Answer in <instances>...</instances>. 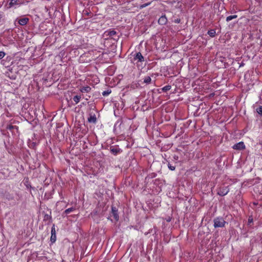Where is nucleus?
<instances>
[{
  "label": "nucleus",
  "mask_w": 262,
  "mask_h": 262,
  "mask_svg": "<svg viewBox=\"0 0 262 262\" xmlns=\"http://www.w3.org/2000/svg\"><path fill=\"white\" fill-rule=\"evenodd\" d=\"M214 227L216 228H223L225 227V224L227 222L222 217H217L213 220Z\"/></svg>",
  "instance_id": "f257e3e1"
},
{
  "label": "nucleus",
  "mask_w": 262,
  "mask_h": 262,
  "mask_svg": "<svg viewBox=\"0 0 262 262\" xmlns=\"http://www.w3.org/2000/svg\"><path fill=\"white\" fill-rule=\"evenodd\" d=\"M229 191V186H221L217 189V194L220 196L226 195Z\"/></svg>",
  "instance_id": "f03ea898"
},
{
  "label": "nucleus",
  "mask_w": 262,
  "mask_h": 262,
  "mask_svg": "<svg viewBox=\"0 0 262 262\" xmlns=\"http://www.w3.org/2000/svg\"><path fill=\"white\" fill-rule=\"evenodd\" d=\"M133 62L137 61L138 62H142L144 61V57L142 56V54L140 52L136 53L134 55V58L133 59Z\"/></svg>",
  "instance_id": "7ed1b4c3"
},
{
  "label": "nucleus",
  "mask_w": 262,
  "mask_h": 262,
  "mask_svg": "<svg viewBox=\"0 0 262 262\" xmlns=\"http://www.w3.org/2000/svg\"><path fill=\"white\" fill-rule=\"evenodd\" d=\"M56 240V230L55 228V225L52 227L51 229V236L50 237V241L52 243H54Z\"/></svg>",
  "instance_id": "20e7f679"
},
{
  "label": "nucleus",
  "mask_w": 262,
  "mask_h": 262,
  "mask_svg": "<svg viewBox=\"0 0 262 262\" xmlns=\"http://www.w3.org/2000/svg\"><path fill=\"white\" fill-rule=\"evenodd\" d=\"M112 214L114 219L118 221L119 220V215L118 214V209L115 206H112Z\"/></svg>",
  "instance_id": "39448f33"
},
{
  "label": "nucleus",
  "mask_w": 262,
  "mask_h": 262,
  "mask_svg": "<svg viewBox=\"0 0 262 262\" xmlns=\"http://www.w3.org/2000/svg\"><path fill=\"white\" fill-rule=\"evenodd\" d=\"M110 151L112 154L114 155H117V154L120 153L122 150L121 149L117 146H112L110 147Z\"/></svg>",
  "instance_id": "423d86ee"
},
{
  "label": "nucleus",
  "mask_w": 262,
  "mask_h": 262,
  "mask_svg": "<svg viewBox=\"0 0 262 262\" xmlns=\"http://www.w3.org/2000/svg\"><path fill=\"white\" fill-rule=\"evenodd\" d=\"M116 34L117 32L115 31L109 30L104 32L103 36L104 37H106L107 38H108L116 35Z\"/></svg>",
  "instance_id": "0eeeda50"
},
{
  "label": "nucleus",
  "mask_w": 262,
  "mask_h": 262,
  "mask_svg": "<svg viewBox=\"0 0 262 262\" xmlns=\"http://www.w3.org/2000/svg\"><path fill=\"white\" fill-rule=\"evenodd\" d=\"M233 148L234 149L242 150L245 149V146L243 142H240L234 145Z\"/></svg>",
  "instance_id": "6e6552de"
},
{
  "label": "nucleus",
  "mask_w": 262,
  "mask_h": 262,
  "mask_svg": "<svg viewBox=\"0 0 262 262\" xmlns=\"http://www.w3.org/2000/svg\"><path fill=\"white\" fill-rule=\"evenodd\" d=\"M29 20V19L27 17H24L17 19L18 24L21 26L26 25L28 23Z\"/></svg>",
  "instance_id": "1a4fd4ad"
},
{
  "label": "nucleus",
  "mask_w": 262,
  "mask_h": 262,
  "mask_svg": "<svg viewBox=\"0 0 262 262\" xmlns=\"http://www.w3.org/2000/svg\"><path fill=\"white\" fill-rule=\"evenodd\" d=\"M167 21V19L165 15H162L158 20V23L161 25H165Z\"/></svg>",
  "instance_id": "9d476101"
},
{
  "label": "nucleus",
  "mask_w": 262,
  "mask_h": 262,
  "mask_svg": "<svg viewBox=\"0 0 262 262\" xmlns=\"http://www.w3.org/2000/svg\"><path fill=\"white\" fill-rule=\"evenodd\" d=\"M97 121L96 117L95 115H90V116L88 118V122L90 123H95Z\"/></svg>",
  "instance_id": "9b49d317"
},
{
  "label": "nucleus",
  "mask_w": 262,
  "mask_h": 262,
  "mask_svg": "<svg viewBox=\"0 0 262 262\" xmlns=\"http://www.w3.org/2000/svg\"><path fill=\"white\" fill-rule=\"evenodd\" d=\"M91 90V88L89 86H83L81 87L80 89V91L82 93H88Z\"/></svg>",
  "instance_id": "f8f14e48"
},
{
  "label": "nucleus",
  "mask_w": 262,
  "mask_h": 262,
  "mask_svg": "<svg viewBox=\"0 0 262 262\" xmlns=\"http://www.w3.org/2000/svg\"><path fill=\"white\" fill-rule=\"evenodd\" d=\"M75 210V209L74 207H71L70 208H68V209H66L63 212L62 216H64L65 215H67L68 214H69L70 213H71V212Z\"/></svg>",
  "instance_id": "ddd939ff"
},
{
  "label": "nucleus",
  "mask_w": 262,
  "mask_h": 262,
  "mask_svg": "<svg viewBox=\"0 0 262 262\" xmlns=\"http://www.w3.org/2000/svg\"><path fill=\"white\" fill-rule=\"evenodd\" d=\"M6 128L7 129H9L10 130V131H11L12 133L13 132V130L14 129H15L16 130H18V127L16 126H14V125H12L11 124H9V125H8Z\"/></svg>",
  "instance_id": "4468645a"
},
{
  "label": "nucleus",
  "mask_w": 262,
  "mask_h": 262,
  "mask_svg": "<svg viewBox=\"0 0 262 262\" xmlns=\"http://www.w3.org/2000/svg\"><path fill=\"white\" fill-rule=\"evenodd\" d=\"M237 18V15H230L226 17V21L227 22H229V21L233 20V19H236Z\"/></svg>",
  "instance_id": "2eb2a0df"
},
{
  "label": "nucleus",
  "mask_w": 262,
  "mask_h": 262,
  "mask_svg": "<svg viewBox=\"0 0 262 262\" xmlns=\"http://www.w3.org/2000/svg\"><path fill=\"white\" fill-rule=\"evenodd\" d=\"M122 121L121 119L118 120L114 125V129H117V126H118V127L120 128V126L122 124Z\"/></svg>",
  "instance_id": "dca6fc26"
},
{
  "label": "nucleus",
  "mask_w": 262,
  "mask_h": 262,
  "mask_svg": "<svg viewBox=\"0 0 262 262\" xmlns=\"http://www.w3.org/2000/svg\"><path fill=\"white\" fill-rule=\"evenodd\" d=\"M208 35L210 36V37H214L215 35V34H216V32L215 31V30L214 29H211L210 30H209L208 31Z\"/></svg>",
  "instance_id": "f3484780"
},
{
  "label": "nucleus",
  "mask_w": 262,
  "mask_h": 262,
  "mask_svg": "<svg viewBox=\"0 0 262 262\" xmlns=\"http://www.w3.org/2000/svg\"><path fill=\"white\" fill-rule=\"evenodd\" d=\"M81 96L78 95L75 96L73 97V100L74 101L76 104H77L79 102Z\"/></svg>",
  "instance_id": "a211bd4d"
},
{
  "label": "nucleus",
  "mask_w": 262,
  "mask_h": 262,
  "mask_svg": "<svg viewBox=\"0 0 262 262\" xmlns=\"http://www.w3.org/2000/svg\"><path fill=\"white\" fill-rule=\"evenodd\" d=\"M171 88V85H166L165 86H164L162 89V90L163 91V92H167L169 90H170Z\"/></svg>",
  "instance_id": "6ab92c4d"
},
{
  "label": "nucleus",
  "mask_w": 262,
  "mask_h": 262,
  "mask_svg": "<svg viewBox=\"0 0 262 262\" xmlns=\"http://www.w3.org/2000/svg\"><path fill=\"white\" fill-rule=\"evenodd\" d=\"M256 112L262 117V106H259L256 109Z\"/></svg>",
  "instance_id": "aec40b11"
},
{
  "label": "nucleus",
  "mask_w": 262,
  "mask_h": 262,
  "mask_svg": "<svg viewBox=\"0 0 262 262\" xmlns=\"http://www.w3.org/2000/svg\"><path fill=\"white\" fill-rule=\"evenodd\" d=\"M151 78L149 76H146L144 78V82L145 83H149L151 82Z\"/></svg>",
  "instance_id": "412c9836"
},
{
  "label": "nucleus",
  "mask_w": 262,
  "mask_h": 262,
  "mask_svg": "<svg viewBox=\"0 0 262 262\" xmlns=\"http://www.w3.org/2000/svg\"><path fill=\"white\" fill-rule=\"evenodd\" d=\"M111 93V90H107L102 92V95L103 96H106L108 95Z\"/></svg>",
  "instance_id": "4be33fe9"
},
{
  "label": "nucleus",
  "mask_w": 262,
  "mask_h": 262,
  "mask_svg": "<svg viewBox=\"0 0 262 262\" xmlns=\"http://www.w3.org/2000/svg\"><path fill=\"white\" fill-rule=\"evenodd\" d=\"M51 219V216L49 215V214H45V216H44V219L43 220H50Z\"/></svg>",
  "instance_id": "5701e85b"
},
{
  "label": "nucleus",
  "mask_w": 262,
  "mask_h": 262,
  "mask_svg": "<svg viewBox=\"0 0 262 262\" xmlns=\"http://www.w3.org/2000/svg\"><path fill=\"white\" fill-rule=\"evenodd\" d=\"M253 223V218L252 216H249L248 220V225L251 226V224Z\"/></svg>",
  "instance_id": "b1692460"
},
{
  "label": "nucleus",
  "mask_w": 262,
  "mask_h": 262,
  "mask_svg": "<svg viewBox=\"0 0 262 262\" xmlns=\"http://www.w3.org/2000/svg\"><path fill=\"white\" fill-rule=\"evenodd\" d=\"M6 55V53L4 51H0V60L2 59Z\"/></svg>",
  "instance_id": "393cba45"
},
{
  "label": "nucleus",
  "mask_w": 262,
  "mask_h": 262,
  "mask_svg": "<svg viewBox=\"0 0 262 262\" xmlns=\"http://www.w3.org/2000/svg\"><path fill=\"white\" fill-rule=\"evenodd\" d=\"M168 167L169 169H170L171 170H174L176 168V167L174 166H172L169 163L168 164Z\"/></svg>",
  "instance_id": "a878e982"
},
{
  "label": "nucleus",
  "mask_w": 262,
  "mask_h": 262,
  "mask_svg": "<svg viewBox=\"0 0 262 262\" xmlns=\"http://www.w3.org/2000/svg\"><path fill=\"white\" fill-rule=\"evenodd\" d=\"M17 0H11L9 5L10 6H12L13 5L16 4L17 3Z\"/></svg>",
  "instance_id": "bb28decb"
},
{
  "label": "nucleus",
  "mask_w": 262,
  "mask_h": 262,
  "mask_svg": "<svg viewBox=\"0 0 262 262\" xmlns=\"http://www.w3.org/2000/svg\"><path fill=\"white\" fill-rule=\"evenodd\" d=\"M4 18V15L3 13H0V23Z\"/></svg>",
  "instance_id": "cd10ccee"
},
{
  "label": "nucleus",
  "mask_w": 262,
  "mask_h": 262,
  "mask_svg": "<svg viewBox=\"0 0 262 262\" xmlns=\"http://www.w3.org/2000/svg\"><path fill=\"white\" fill-rule=\"evenodd\" d=\"M174 22L176 23H179L180 22V19H179V18H177L176 19L174 20Z\"/></svg>",
  "instance_id": "c85d7f7f"
},
{
  "label": "nucleus",
  "mask_w": 262,
  "mask_h": 262,
  "mask_svg": "<svg viewBox=\"0 0 262 262\" xmlns=\"http://www.w3.org/2000/svg\"><path fill=\"white\" fill-rule=\"evenodd\" d=\"M147 4H146V5H143V6H141V7H142V8H143V7H145L146 6H147Z\"/></svg>",
  "instance_id": "c756f323"
},
{
  "label": "nucleus",
  "mask_w": 262,
  "mask_h": 262,
  "mask_svg": "<svg viewBox=\"0 0 262 262\" xmlns=\"http://www.w3.org/2000/svg\"><path fill=\"white\" fill-rule=\"evenodd\" d=\"M174 158L175 159H178V156H177V157L174 156Z\"/></svg>",
  "instance_id": "7c9ffc66"
}]
</instances>
